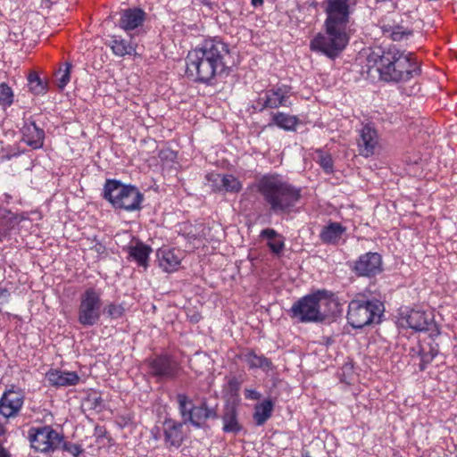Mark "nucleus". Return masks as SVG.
<instances>
[{
    "label": "nucleus",
    "instance_id": "nucleus-34",
    "mask_svg": "<svg viewBox=\"0 0 457 457\" xmlns=\"http://www.w3.org/2000/svg\"><path fill=\"white\" fill-rule=\"evenodd\" d=\"M314 159L320 163L326 172L329 173L333 170V162L329 154L321 150H317L315 152Z\"/></svg>",
    "mask_w": 457,
    "mask_h": 457
},
{
    "label": "nucleus",
    "instance_id": "nucleus-14",
    "mask_svg": "<svg viewBox=\"0 0 457 457\" xmlns=\"http://www.w3.org/2000/svg\"><path fill=\"white\" fill-rule=\"evenodd\" d=\"M382 259L378 253H366L355 262L353 270L359 276L371 277L382 270Z\"/></svg>",
    "mask_w": 457,
    "mask_h": 457
},
{
    "label": "nucleus",
    "instance_id": "nucleus-31",
    "mask_svg": "<svg viewBox=\"0 0 457 457\" xmlns=\"http://www.w3.org/2000/svg\"><path fill=\"white\" fill-rule=\"evenodd\" d=\"M383 31L386 37H390L394 41L407 39L411 35V30L401 26H385Z\"/></svg>",
    "mask_w": 457,
    "mask_h": 457
},
{
    "label": "nucleus",
    "instance_id": "nucleus-5",
    "mask_svg": "<svg viewBox=\"0 0 457 457\" xmlns=\"http://www.w3.org/2000/svg\"><path fill=\"white\" fill-rule=\"evenodd\" d=\"M337 304L336 295L323 289L302 297L293 304L291 312L294 317L303 322L322 321Z\"/></svg>",
    "mask_w": 457,
    "mask_h": 457
},
{
    "label": "nucleus",
    "instance_id": "nucleus-22",
    "mask_svg": "<svg viewBox=\"0 0 457 457\" xmlns=\"http://www.w3.org/2000/svg\"><path fill=\"white\" fill-rule=\"evenodd\" d=\"M45 133L34 122H29L22 128V140L33 149H39L44 144Z\"/></svg>",
    "mask_w": 457,
    "mask_h": 457
},
{
    "label": "nucleus",
    "instance_id": "nucleus-6",
    "mask_svg": "<svg viewBox=\"0 0 457 457\" xmlns=\"http://www.w3.org/2000/svg\"><path fill=\"white\" fill-rule=\"evenodd\" d=\"M104 196L113 207L126 211L139 209L143 201V195L136 187L122 184L115 179L106 180Z\"/></svg>",
    "mask_w": 457,
    "mask_h": 457
},
{
    "label": "nucleus",
    "instance_id": "nucleus-40",
    "mask_svg": "<svg viewBox=\"0 0 457 457\" xmlns=\"http://www.w3.org/2000/svg\"><path fill=\"white\" fill-rule=\"evenodd\" d=\"M436 355V352H434L433 350L431 351V353H430V356L428 357L427 355L423 354L422 353V361H430L433 360V358Z\"/></svg>",
    "mask_w": 457,
    "mask_h": 457
},
{
    "label": "nucleus",
    "instance_id": "nucleus-27",
    "mask_svg": "<svg viewBox=\"0 0 457 457\" xmlns=\"http://www.w3.org/2000/svg\"><path fill=\"white\" fill-rule=\"evenodd\" d=\"M298 122L299 120L296 116L281 112L273 113L271 117V124L287 131L295 130Z\"/></svg>",
    "mask_w": 457,
    "mask_h": 457
},
{
    "label": "nucleus",
    "instance_id": "nucleus-12",
    "mask_svg": "<svg viewBox=\"0 0 457 457\" xmlns=\"http://www.w3.org/2000/svg\"><path fill=\"white\" fill-rule=\"evenodd\" d=\"M432 320L430 313L420 310L402 311L398 319L401 327L410 328L415 331L428 329Z\"/></svg>",
    "mask_w": 457,
    "mask_h": 457
},
{
    "label": "nucleus",
    "instance_id": "nucleus-2",
    "mask_svg": "<svg viewBox=\"0 0 457 457\" xmlns=\"http://www.w3.org/2000/svg\"><path fill=\"white\" fill-rule=\"evenodd\" d=\"M186 63L188 77L209 84L214 78L227 74L233 62L228 45L210 38L189 51Z\"/></svg>",
    "mask_w": 457,
    "mask_h": 457
},
{
    "label": "nucleus",
    "instance_id": "nucleus-13",
    "mask_svg": "<svg viewBox=\"0 0 457 457\" xmlns=\"http://www.w3.org/2000/svg\"><path fill=\"white\" fill-rule=\"evenodd\" d=\"M184 257V252L179 248L163 246L159 248L156 252L158 266L162 271L167 273L177 271Z\"/></svg>",
    "mask_w": 457,
    "mask_h": 457
},
{
    "label": "nucleus",
    "instance_id": "nucleus-17",
    "mask_svg": "<svg viewBox=\"0 0 457 457\" xmlns=\"http://www.w3.org/2000/svg\"><path fill=\"white\" fill-rule=\"evenodd\" d=\"M152 373L160 378H172L179 370L178 363L169 356H159L150 364Z\"/></svg>",
    "mask_w": 457,
    "mask_h": 457
},
{
    "label": "nucleus",
    "instance_id": "nucleus-29",
    "mask_svg": "<svg viewBox=\"0 0 457 457\" xmlns=\"http://www.w3.org/2000/svg\"><path fill=\"white\" fill-rule=\"evenodd\" d=\"M273 403L270 400H264L254 407L253 420L256 425L264 424L271 416Z\"/></svg>",
    "mask_w": 457,
    "mask_h": 457
},
{
    "label": "nucleus",
    "instance_id": "nucleus-42",
    "mask_svg": "<svg viewBox=\"0 0 457 457\" xmlns=\"http://www.w3.org/2000/svg\"><path fill=\"white\" fill-rule=\"evenodd\" d=\"M252 4L253 5L257 6L262 4V0H252Z\"/></svg>",
    "mask_w": 457,
    "mask_h": 457
},
{
    "label": "nucleus",
    "instance_id": "nucleus-24",
    "mask_svg": "<svg viewBox=\"0 0 457 457\" xmlns=\"http://www.w3.org/2000/svg\"><path fill=\"white\" fill-rule=\"evenodd\" d=\"M346 228L338 222H330L320 231V237L325 244L336 245L345 235Z\"/></svg>",
    "mask_w": 457,
    "mask_h": 457
},
{
    "label": "nucleus",
    "instance_id": "nucleus-38",
    "mask_svg": "<svg viewBox=\"0 0 457 457\" xmlns=\"http://www.w3.org/2000/svg\"><path fill=\"white\" fill-rule=\"evenodd\" d=\"M261 394L254 390V389H249L246 388L245 390V397L249 400H259L261 398Z\"/></svg>",
    "mask_w": 457,
    "mask_h": 457
},
{
    "label": "nucleus",
    "instance_id": "nucleus-8",
    "mask_svg": "<svg viewBox=\"0 0 457 457\" xmlns=\"http://www.w3.org/2000/svg\"><path fill=\"white\" fill-rule=\"evenodd\" d=\"M102 293L95 287L87 288L79 297L78 321L85 327L98 323L102 315Z\"/></svg>",
    "mask_w": 457,
    "mask_h": 457
},
{
    "label": "nucleus",
    "instance_id": "nucleus-10",
    "mask_svg": "<svg viewBox=\"0 0 457 457\" xmlns=\"http://www.w3.org/2000/svg\"><path fill=\"white\" fill-rule=\"evenodd\" d=\"M177 400L184 423L190 422L193 426L201 428L208 419L217 416L214 409L207 407L205 403L195 406L186 395H178Z\"/></svg>",
    "mask_w": 457,
    "mask_h": 457
},
{
    "label": "nucleus",
    "instance_id": "nucleus-37",
    "mask_svg": "<svg viewBox=\"0 0 457 457\" xmlns=\"http://www.w3.org/2000/svg\"><path fill=\"white\" fill-rule=\"evenodd\" d=\"M60 449H62V450L68 452L74 457H78L83 452V449L81 448L80 445H79L77 444L66 442L64 439H63V444L61 445Z\"/></svg>",
    "mask_w": 457,
    "mask_h": 457
},
{
    "label": "nucleus",
    "instance_id": "nucleus-20",
    "mask_svg": "<svg viewBox=\"0 0 457 457\" xmlns=\"http://www.w3.org/2000/svg\"><path fill=\"white\" fill-rule=\"evenodd\" d=\"M46 378L53 386H75L79 381V377L75 371L50 370L46 374Z\"/></svg>",
    "mask_w": 457,
    "mask_h": 457
},
{
    "label": "nucleus",
    "instance_id": "nucleus-30",
    "mask_svg": "<svg viewBox=\"0 0 457 457\" xmlns=\"http://www.w3.org/2000/svg\"><path fill=\"white\" fill-rule=\"evenodd\" d=\"M111 48L117 56H124L132 54L136 51V46L130 42H127L120 37H113L111 42Z\"/></svg>",
    "mask_w": 457,
    "mask_h": 457
},
{
    "label": "nucleus",
    "instance_id": "nucleus-26",
    "mask_svg": "<svg viewBox=\"0 0 457 457\" xmlns=\"http://www.w3.org/2000/svg\"><path fill=\"white\" fill-rule=\"evenodd\" d=\"M152 249L143 243H137L130 246L129 250V256L137 263L138 266L146 269L148 266L149 254Z\"/></svg>",
    "mask_w": 457,
    "mask_h": 457
},
{
    "label": "nucleus",
    "instance_id": "nucleus-19",
    "mask_svg": "<svg viewBox=\"0 0 457 457\" xmlns=\"http://www.w3.org/2000/svg\"><path fill=\"white\" fill-rule=\"evenodd\" d=\"M183 423L171 419H167L163 422L164 442L167 447L178 449L184 439L182 433Z\"/></svg>",
    "mask_w": 457,
    "mask_h": 457
},
{
    "label": "nucleus",
    "instance_id": "nucleus-15",
    "mask_svg": "<svg viewBox=\"0 0 457 457\" xmlns=\"http://www.w3.org/2000/svg\"><path fill=\"white\" fill-rule=\"evenodd\" d=\"M24 403L21 392L8 390L0 399V414L5 418L14 417L18 414Z\"/></svg>",
    "mask_w": 457,
    "mask_h": 457
},
{
    "label": "nucleus",
    "instance_id": "nucleus-16",
    "mask_svg": "<svg viewBox=\"0 0 457 457\" xmlns=\"http://www.w3.org/2000/svg\"><path fill=\"white\" fill-rule=\"evenodd\" d=\"M207 180L215 191L238 193L242 189V183L231 174L212 173L207 176Z\"/></svg>",
    "mask_w": 457,
    "mask_h": 457
},
{
    "label": "nucleus",
    "instance_id": "nucleus-35",
    "mask_svg": "<svg viewBox=\"0 0 457 457\" xmlns=\"http://www.w3.org/2000/svg\"><path fill=\"white\" fill-rule=\"evenodd\" d=\"M29 89L36 95L43 94L46 92V85L35 73L29 76Z\"/></svg>",
    "mask_w": 457,
    "mask_h": 457
},
{
    "label": "nucleus",
    "instance_id": "nucleus-41",
    "mask_svg": "<svg viewBox=\"0 0 457 457\" xmlns=\"http://www.w3.org/2000/svg\"><path fill=\"white\" fill-rule=\"evenodd\" d=\"M7 295H8V292L6 289H0V298L1 297L5 298V297H7Z\"/></svg>",
    "mask_w": 457,
    "mask_h": 457
},
{
    "label": "nucleus",
    "instance_id": "nucleus-3",
    "mask_svg": "<svg viewBox=\"0 0 457 457\" xmlns=\"http://www.w3.org/2000/svg\"><path fill=\"white\" fill-rule=\"evenodd\" d=\"M366 66L369 73L375 71L385 81H406L420 71L413 54L395 48H390L386 52L379 48L372 50L367 55Z\"/></svg>",
    "mask_w": 457,
    "mask_h": 457
},
{
    "label": "nucleus",
    "instance_id": "nucleus-11",
    "mask_svg": "<svg viewBox=\"0 0 457 457\" xmlns=\"http://www.w3.org/2000/svg\"><path fill=\"white\" fill-rule=\"evenodd\" d=\"M290 95V87L287 86L283 85L270 88L259 95L255 102V108L262 111L265 108L288 107L292 104Z\"/></svg>",
    "mask_w": 457,
    "mask_h": 457
},
{
    "label": "nucleus",
    "instance_id": "nucleus-25",
    "mask_svg": "<svg viewBox=\"0 0 457 457\" xmlns=\"http://www.w3.org/2000/svg\"><path fill=\"white\" fill-rule=\"evenodd\" d=\"M261 237L267 239V245L270 251L279 255L285 247L284 237L273 228H265L261 232Z\"/></svg>",
    "mask_w": 457,
    "mask_h": 457
},
{
    "label": "nucleus",
    "instance_id": "nucleus-36",
    "mask_svg": "<svg viewBox=\"0 0 457 457\" xmlns=\"http://www.w3.org/2000/svg\"><path fill=\"white\" fill-rule=\"evenodd\" d=\"M104 312L108 317L116 320L123 316L125 310L121 304L111 303L105 306Z\"/></svg>",
    "mask_w": 457,
    "mask_h": 457
},
{
    "label": "nucleus",
    "instance_id": "nucleus-9",
    "mask_svg": "<svg viewBox=\"0 0 457 457\" xmlns=\"http://www.w3.org/2000/svg\"><path fill=\"white\" fill-rule=\"evenodd\" d=\"M31 447L42 453H51L61 448L63 436L51 426L32 427L28 432Z\"/></svg>",
    "mask_w": 457,
    "mask_h": 457
},
{
    "label": "nucleus",
    "instance_id": "nucleus-28",
    "mask_svg": "<svg viewBox=\"0 0 457 457\" xmlns=\"http://www.w3.org/2000/svg\"><path fill=\"white\" fill-rule=\"evenodd\" d=\"M244 361L249 366L250 369H262L264 371H269L271 367V361L263 355H257L253 352H247L243 356Z\"/></svg>",
    "mask_w": 457,
    "mask_h": 457
},
{
    "label": "nucleus",
    "instance_id": "nucleus-32",
    "mask_svg": "<svg viewBox=\"0 0 457 457\" xmlns=\"http://www.w3.org/2000/svg\"><path fill=\"white\" fill-rule=\"evenodd\" d=\"M71 70V64L70 62H65L63 64V67H61L55 72L56 85L60 89H63L67 86V84L70 82Z\"/></svg>",
    "mask_w": 457,
    "mask_h": 457
},
{
    "label": "nucleus",
    "instance_id": "nucleus-18",
    "mask_svg": "<svg viewBox=\"0 0 457 457\" xmlns=\"http://www.w3.org/2000/svg\"><path fill=\"white\" fill-rule=\"evenodd\" d=\"M378 143V133L370 124L364 125L360 131L358 145L361 155L364 157L371 156Z\"/></svg>",
    "mask_w": 457,
    "mask_h": 457
},
{
    "label": "nucleus",
    "instance_id": "nucleus-7",
    "mask_svg": "<svg viewBox=\"0 0 457 457\" xmlns=\"http://www.w3.org/2000/svg\"><path fill=\"white\" fill-rule=\"evenodd\" d=\"M384 311L378 301L352 300L348 305L347 320L354 328H361L378 321Z\"/></svg>",
    "mask_w": 457,
    "mask_h": 457
},
{
    "label": "nucleus",
    "instance_id": "nucleus-1",
    "mask_svg": "<svg viewBox=\"0 0 457 457\" xmlns=\"http://www.w3.org/2000/svg\"><path fill=\"white\" fill-rule=\"evenodd\" d=\"M354 0H328L325 7L324 32L310 41V49L336 59L345 49L350 40L348 24Z\"/></svg>",
    "mask_w": 457,
    "mask_h": 457
},
{
    "label": "nucleus",
    "instance_id": "nucleus-33",
    "mask_svg": "<svg viewBox=\"0 0 457 457\" xmlns=\"http://www.w3.org/2000/svg\"><path fill=\"white\" fill-rule=\"evenodd\" d=\"M13 92L5 83L0 84V105L4 108L9 107L13 103Z\"/></svg>",
    "mask_w": 457,
    "mask_h": 457
},
{
    "label": "nucleus",
    "instance_id": "nucleus-23",
    "mask_svg": "<svg viewBox=\"0 0 457 457\" xmlns=\"http://www.w3.org/2000/svg\"><path fill=\"white\" fill-rule=\"evenodd\" d=\"M222 430L225 433L237 434L242 426L238 421V411L234 404H227L225 406L222 417Z\"/></svg>",
    "mask_w": 457,
    "mask_h": 457
},
{
    "label": "nucleus",
    "instance_id": "nucleus-43",
    "mask_svg": "<svg viewBox=\"0 0 457 457\" xmlns=\"http://www.w3.org/2000/svg\"><path fill=\"white\" fill-rule=\"evenodd\" d=\"M7 212L5 210L0 209V217H4Z\"/></svg>",
    "mask_w": 457,
    "mask_h": 457
},
{
    "label": "nucleus",
    "instance_id": "nucleus-39",
    "mask_svg": "<svg viewBox=\"0 0 457 457\" xmlns=\"http://www.w3.org/2000/svg\"><path fill=\"white\" fill-rule=\"evenodd\" d=\"M0 457H11L9 451L2 445H0Z\"/></svg>",
    "mask_w": 457,
    "mask_h": 457
},
{
    "label": "nucleus",
    "instance_id": "nucleus-4",
    "mask_svg": "<svg viewBox=\"0 0 457 457\" xmlns=\"http://www.w3.org/2000/svg\"><path fill=\"white\" fill-rule=\"evenodd\" d=\"M254 187L274 213H289L301 197L300 189L278 174L262 176Z\"/></svg>",
    "mask_w": 457,
    "mask_h": 457
},
{
    "label": "nucleus",
    "instance_id": "nucleus-21",
    "mask_svg": "<svg viewBox=\"0 0 457 457\" xmlns=\"http://www.w3.org/2000/svg\"><path fill=\"white\" fill-rule=\"evenodd\" d=\"M145 13L141 9H127L120 13L119 26L125 31L137 29L145 21Z\"/></svg>",
    "mask_w": 457,
    "mask_h": 457
}]
</instances>
